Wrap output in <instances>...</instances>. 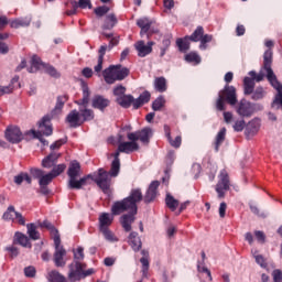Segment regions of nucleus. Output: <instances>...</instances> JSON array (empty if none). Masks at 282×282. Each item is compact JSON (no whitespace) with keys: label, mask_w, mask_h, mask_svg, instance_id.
<instances>
[{"label":"nucleus","mask_w":282,"mask_h":282,"mask_svg":"<svg viewBox=\"0 0 282 282\" xmlns=\"http://www.w3.org/2000/svg\"><path fill=\"white\" fill-rule=\"evenodd\" d=\"M155 45V42L150 41L148 43H144V41H138L134 43V48L138 52V56L140 58H144L145 56H149L153 52V46Z\"/></svg>","instance_id":"ddd939ff"},{"label":"nucleus","mask_w":282,"mask_h":282,"mask_svg":"<svg viewBox=\"0 0 282 282\" xmlns=\"http://www.w3.org/2000/svg\"><path fill=\"white\" fill-rule=\"evenodd\" d=\"M82 91H83V98L82 100L76 101V105H79L82 107H87V105H89V97L91 96V91H89V86H87L85 82L82 83Z\"/></svg>","instance_id":"393cba45"},{"label":"nucleus","mask_w":282,"mask_h":282,"mask_svg":"<svg viewBox=\"0 0 282 282\" xmlns=\"http://www.w3.org/2000/svg\"><path fill=\"white\" fill-rule=\"evenodd\" d=\"M253 91H254V79H251L250 77H245L243 79L245 96H251Z\"/></svg>","instance_id":"f704fd0d"},{"label":"nucleus","mask_w":282,"mask_h":282,"mask_svg":"<svg viewBox=\"0 0 282 282\" xmlns=\"http://www.w3.org/2000/svg\"><path fill=\"white\" fill-rule=\"evenodd\" d=\"M31 23H32V18H28V17L19 18L10 22V28H13L14 30H19V28H29Z\"/></svg>","instance_id":"a878e982"},{"label":"nucleus","mask_w":282,"mask_h":282,"mask_svg":"<svg viewBox=\"0 0 282 282\" xmlns=\"http://www.w3.org/2000/svg\"><path fill=\"white\" fill-rule=\"evenodd\" d=\"M151 100V93L148 90L143 91L137 99L132 97L131 106L133 109H140L143 105H147Z\"/></svg>","instance_id":"dca6fc26"},{"label":"nucleus","mask_w":282,"mask_h":282,"mask_svg":"<svg viewBox=\"0 0 282 282\" xmlns=\"http://www.w3.org/2000/svg\"><path fill=\"white\" fill-rule=\"evenodd\" d=\"M254 235L260 243H265V234L263 231H254Z\"/></svg>","instance_id":"774afa93"},{"label":"nucleus","mask_w":282,"mask_h":282,"mask_svg":"<svg viewBox=\"0 0 282 282\" xmlns=\"http://www.w3.org/2000/svg\"><path fill=\"white\" fill-rule=\"evenodd\" d=\"M83 259H85V252L83 247H79L74 253V261H83Z\"/></svg>","instance_id":"bf43d9fd"},{"label":"nucleus","mask_w":282,"mask_h":282,"mask_svg":"<svg viewBox=\"0 0 282 282\" xmlns=\"http://www.w3.org/2000/svg\"><path fill=\"white\" fill-rule=\"evenodd\" d=\"M225 141H226V128H223L219 130V132L215 138L214 149L216 153H219V147H221Z\"/></svg>","instance_id":"473e14b6"},{"label":"nucleus","mask_w":282,"mask_h":282,"mask_svg":"<svg viewBox=\"0 0 282 282\" xmlns=\"http://www.w3.org/2000/svg\"><path fill=\"white\" fill-rule=\"evenodd\" d=\"M40 228H46V230L50 231L53 241H56V239H61V234L58 232V229H56V227L50 220H43L42 223H40Z\"/></svg>","instance_id":"4be33fe9"},{"label":"nucleus","mask_w":282,"mask_h":282,"mask_svg":"<svg viewBox=\"0 0 282 282\" xmlns=\"http://www.w3.org/2000/svg\"><path fill=\"white\" fill-rule=\"evenodd\" d=\"M67 100H69V96H67V95L58 96L56 98V105H55L54 109L52 110V115L58 116L63 111V108L65 107V102H67Z\"/></svg>","instance_id":"b1692460"},{"label":"nucleus","mask_w":282,"mask_h":282,"mask_svg":"<svg viewBox=\"0 0 282 282\" xmlns=\"http://www.w3.org/2000/svg\"><path fill=\"white\" fill-rule=\"evenodd\" d=\"M44 69L48 74V76H52V78H61V73H58V70L54 66L46 64L44 65Z\"/></svg>","instance_id":"49530a36"},{"label":"nucleus","mask_w":282,"mask_h":282,"mask_svg":"<svg viewBox=\"0 0 282 282\" xmlns=\"http://www.w3.org/2000/svg\"><path fill=\"white\" fill-rule=\"evenodd\" d=\"M176 45L180 52L186 53L187 50H191V44L182 39L176 40Z\"/></svg>","instance_id":"603ef678"},{"label":"nucleus","mask_w":282,"mask_h":282,"mask_svg":"<svg viewBox=\"0 0 282 282\" xmlns=\"http://www.w3.org/2000/svg\"><path fill=\"white\" fill-rule=\"evenodd\" d=\"M249 76H251L250 78L253 80V83H254V80L257 83H261V80H263V78L265 77V75H263V73L257 74V72H254V70H250Z\"/></svg>","instance_id":"5fc2aeb1"},{"label":"nucleus","mask_w":282,"mask_h":282,"mask_svg":"<svg viewBox=\"0 0 282 282\" xmlns=\"http://www.w3.org/2000/svg\"><path fill=\"white\" fill-rule=\"evenodd\" d=\"M78 8H80L82 10H85L86 8H88L89 10H91L93 4H91V0H79L77 2Z\"/></svg>","instance_id":"e2e57ef3"},{"label":"nucleus","mask_w":282,"mask_h":282,"mask_svg":"<svg viewBox=\"0 0 282 282\" xmlns=\"http://www.w3.org/2000/svg\"><path fill=\"white\" fill-rule=\"evenodd\" d=\"M158 188H160V181H153L149 185L145 195L142 196L144 204H151L152 202H155V197H158Z\"/></svg>","instance_id":"4468645a"},{"label":"nucleus","mask_w":282,"mask_h":282,"mask_svg":"<svg viewBox=\"0 0 282 282\" xmlns=\"http://www.w3.org/2000/svg\"><path fill=\"white\" fill-rule=\"evenodd\" d=\"M202 36H204V26H197L196 30L189 36H185V41L188 39L194 43L202 41Z\"/></svg>","instance_id":"c9c22d12"},{"label":"nucleus","mask_w":282,"mask_h":282,"mask_svg":"<svg viewBox=\"0 0 282 282\" xmlns=\"http://www.w3.org/2000/svg\"><path fill=\"white\" fill-rule=\"evenodd\" d=\"M154 88L160 94H164V91H166V89H167V87H166V78H164V77H156L154 79Z\"/></svg>","instance_id":"58836bf2"},{"label":"nucleus","mask_w":282,"mask_h":282,"mask_svg":"<svg viewBox=\"0 0 282 282\" xmlns=\"http://www.w3.org/2000/svg\"><path fill=\"white\" fill-rule=\"evenodd\" d=\"M66 143H67V138L59 139L55 141L53 144H51L50 149L51 151H56V149H59L62 144H66Z\"/></svg>","instance_id":"680f3d73"},{"label":"nucleus","mask_w":282,"mask_h":282,"mask_svg":"<svg viewBox=\"0 0 282 282\" xmlns=\"http://www.w3.org/2000/svg\"><path fill=\"white\" fill-rule=\"evenodd\" d=\"M164 105H166V100L163 96H160L152 102V109L153 111H161Z\"/></svg>","instance_id":"79ce46f5"},{"label":"nucleus","mask_w":282,"mask_h":282,"mask_svg":"<svg viewBox=\"0 0 282 282\" xmlns=\"http://www.w3.org/2000/svg\"><path fill=\"white\" fill-rule=\"evenodd\" d=\"M142 202V189L133 188L130 195L121 200H117L111 206V215L119 218V223L124 232H131L133 224H135V215H138V204Z\"/></svg>","instance_id":"f257e3e1"},{"label":"nucleus","mask_w":282,"mask_h":282,"mask_svg":"<svg viewBox=\"0 0 282 282\" xmlns=\"http://www.w3.org/2000/svg\"><path fill=\"white\" fill-rule=\"evenodd\" d=\"M79 116L82 118V124H85V122H91V120H94V118H96L94 110H91L89 108H80Z\"/></svg>","instance_id":"c85d7f7f"},{"label":"nucleus","mask_w":282,"mask_h":282,"mask_svg":"<svg viewBox=\"0 0 282 282\" xmlns=\"http://www.w3.org/2000/svg\"><path fill=\"white\" fill-rule=\"evenodd\" d=\"M263 98H265V89H263V87L259 86L253 89L251 94V100H263Z\"/></svg>","instance_id":"ea45409f"},{"label":"nucleus","mask_w":282,"mask_h":282,"mask_svg":"<svg viewBox=\"0 0 282 282\" xmlns=\"http://www.w3.org/2000/svg\"><path fill=\"white\" fill-rule=\"evenodd\" d=\"M108 173L111 177H118L120 173V161H112L110 171Z\"/></svg>","instance_id":"37998d69"},{"label":"nucleus","mask_w":282,"mask_h":282,"mask_svg":"<svg viewBox=\"0 0 282 282\" xmlns=\"http://www.w3.org/2000/svg\"><path fill=\"white\" fill-rule=\"evenodd\" d=\"M210 41H213V35L210 34H203L200 37V50H206V43H210Z\"/></svg>","instance_id":"864d4df0"},{"label":"nucleus","mask_w":282,"mask_h":282,"mask_svg":"<svg viewBox=\"0 0 282 282\" xmlns=\"http://www.w3.org/2000/svg\"><path fill=\"white\" fill-rule=\"evenodd\" d=\"M243 129H246V120H237L234 124V131L239 133L243 131Z\"/></svg>","instance_id":"13d9d810"},{"label":"nucleus","mask_w":282,"mask_h":282,"mask_svg":"<svg viewBox=\"0 0 282 282\" xmlns=\"http://www.w3.org/2000/svg\"><path fill=\"white\" fill-rule=\"evenodd\" d=\"M215 191L219 199H224V197H226V193L230 191V175H228V171L221 170L219 172Z\"/></svg>","instance_id":"0eeeda50"},{"label":"nucleus","mask_w":282,"mask_h":282,"mask_svg":"<svg viewBox=\"0 0 282 282\" xmlns=\"http://www.w3.org/2000/svg\"><path fill=\"white\" fill-rule=\"evenodd\" d=\"M137 25L138 28L141 29V36L142 34H147V32H149V30H151V25H153V21L150 20L149 18H141L137 21Z\"/></svg>","instance_id":"cd10ccee"},{"label":"nucleus","mask_w":282,"mask_h":282,"mask_svg":"<svg viewBox=\"0 0 282 282\" xmlns=\"http://www.w3.org/2000/svg\"><path fill=\"white\" fill-rule=\"evenodd\" d=\"M112 94L116 96V98H122L127 95V87L119 85L113 88Z\"/></svg>","instance_id":"3c124183"},{"label":"nucleus","mask_w":282,"mask_h":282,"mask_svg":"<svg viewBox=\"0 0 282 282\" xmlns=\"http://www.w3.org/2000/svg\"><path fill=\"white\" fill-rule=\"evenodd\" d=\"M236 113L240 116V118H252L254 115V104L250 102L247 99H241L236 105Z\"/></svg>","instance_id":"1a4fd4ad"},{"label":"nucleus","mask_w":282,"mask_h":282,"mask_svg":"<svg viewBox=\"0 0 282 282\" xmlns=\"http://www.w3.org/2000/svg\"><path fill=\"white\" fill-rule=\"evenodd\" d=\"M110 105L111 101L108 98H105L102 95H97L93 98V108L99 109V111H105V109Z\"/></svg>","instance_id":"f3484780"},{"label":"nucleus","mask_w":282,"mask_h":282,"mask_svg":"<svg viewBox=\"0 0 282 282\" xmlns=\"http://www.w3.org/2000/svg\"><path fill=\"white\" fill-rule=\"evenodd\" d=\"M65 169H67V165L65 163L55 165L51 173L53 174L54 178L58 177V175H62L63 173H65Z\"/></svg>","instance_id":"a18cd8bd"},{"label":"nucleus","mask_w":282,"mask_h":282,"mask_svg":"<svg viewBox=\"0 0 282 282\" xmlns=\"http://www.w3.org/2000/svg\"><path fill=\"white\" fill-rule=\"evenodd\" d=\"M58 158H61V153L51 152L47 156L42 160L43 169H53L56 166L58 162Z\"/></svg>","instance_id":"a211bd4d"},{"label":"nucleus","mask_w":282,"mask_h":282,"mask_svg":"<svg viewBox=\"0 0 282 282\" xmlns=\"http://www.w3.org/2000/svg\"><path fill=\"white\" fill-rule=\"evenodd\" d=\"M45 172L41 169H31V175L35 177V180H41Z\"/></svg>","instance_id":"69168bd1"},{"label":"nucleus","mask_w":282,"mask_h":282,"mask_svg":"<svg viewBox=\"0 0 282 282\" xmlns=\"http://www.w3.org/2000/svg\"><path fill=\"white\" fill-rule=\"evenodd\" d=\"M111 224H113V217H111V215L108 213H104L99 216V230L109 228Z\"/></svg>","instance_id":"c756f323"},{"label":"nucleus","mask_w":282,"mask_h":282,"mask_svg":"<svg viewBox=\"0 0 282 282\" xmlns=\"http://www.w3.org/2000/svg\"><path fill=\"white\" fill-rule=\"evenodd\" d=\"M100 232L102 234V236L105 237L106 241H118V238L116 237V235H113V231H110L109 228L106 229H99Z\"/></svg>","instance_id":"c03bdc74"},{"label":"nucleus","mask_w":282,"mask_h":282,"mask_svg":"<svg viewBox=\"0 0 282 282\" xmlns=\"http://www.w3.org/2000/svg\"><path fill=\"white\" fill-rule=\"evenodd\" d=\"M41 65L45 67L46 64H43V61H41V57H39V55H33L31 58V67L29 68L30 74L39 72V69H41Z\"/></svg>","instance_id":"72a5a7b5"},{"label":"nucleus","mask_w":282,"mask_h":282,"mask_svg":"<svg viewBox=\"0 0 282 282\" xmlns=\"http://www.w3.org/2000/svg\"><path fill=\"white\" fill-rule=\"evenodd\" d=\"M54 180L53 174L50 172L48 174H43L42 177L39 180L40 186H48V184H52V181Z\"/></svg>","instance_id":"de8ad7c7"},{"label":"nucleus","mask_w":282,"mask_h":282,"mask_svg":"<svg viewBox=\"0 0 282 282\" xmlns=\"http://www.w3.org/2000/svg\"><path fill=\"white\" fill-rule=\"evenodd\" d=\"M167 142H170L171 147H173L174 149H180V147H182V137L177 135L175 140L170 137V139H167Z\"/></svg>","instance_id":"6e6d98bb"},{"label":"nucleus","mask_w":282,"mask_h":282,"mask_svg":"<svg viewBox=\"0 0 282 282\" xmlns=\"http://www.w3.org/2000/svg\"><path fill=\"white\" fill-rule=\"evenodd\" d=\"M14 91V86H0V96H6V94H12Z\"/></svg>","instance_id":"0e129e2a"},{"label":"nucleus","mask_w":282,"mask_h":282,"mask_svg":"<svg viewBox=\"0 0 282 282\" xmlns=\"http://www.w3.org/2000/svg\"><path fill=\"white\" fill-rule=\"evenodd\" d=\"M4 138L11 144H19L23 142V132H21L20 127L9 126L4 131Z\"/></svg>","instance_id":"9d476101"},{"label":"nucleus","mask_w":282,"mask_h":282,"mask_svg":"<svg viewBox=\"0 0 282 282\" xmlns=\"http://www.w3.org/2000/svg\"><path fill=\"white\" fill-rule=\"evenodd\" d=\"M185 61L187 63H196V65H199V63H202V58L199 57V55L193 52L185 55Z\"/></svg>","instance_id":"09e8293b"},{"label":"nucleus","mask_w":282,"mask_h":282,"mask_svg":"<svg viewBox=\"0 0 282 282\" xmlns=\"http://www.w3.org/2000/svg\"><path fill=\"white\" fill-rule=\"evenodd\" d=\"M6 221H15L20 226H25V218L23 215L14 209V206L10 205L2 216Z\"/></svg>","instance_id":"f8f14e48"},{"label":"nucleus","mask_w":282,"mask_h":282,"mask_svg":"<svg viewBox=\"0 0 282 282\" xmlns=\"http://www.w3.org/2000/svg\"><path fill=\"white\" fill-rule=\"evenodd\" d=\"M54 246L55 252L53 254V261L56 268H65V254H67V251L63 246H61V239L58 238L54 241Z\"/></svg>","instance_id":"9b49d317"},{"label":"nucleus","mask_w":282,"mask_h":282,"mask_svg":"<svg viewBox=\"0 0 282 282\" xmlns=\"http://www.w3.org/2000/svg\"><path fill=\"white\" fill-rule=\"evenodd\" d=\"M13 243L14 245L19 243V246H22L23 248H32L30 238H28V236H25V234L19 232V231H17L14 234Z\"/></svg>","instance_id":"5701e85b"},{"label":"nucleus","mask_w":282,"mask_h":282,"mask_svg":"<svg viewBox=\"0 0 282 282\" xmlns=\"http://www.w3.org/2000/svg\"><path fill=\"white\" fill-rule=\"evenodd\" d=\"M116 102L122 109H129L133 102V95H123L122 97L116 98Z\"/></svg>","instance_id":"7c9ffc66"},{"label":"nucleus","mask_w":282,"mask_h":282,"mask_svg":"<svg viewBox=\"0 0 282 282\" xmlns=\"http://www.w3.org/2000/svg\"><path fill=\"white\" fill-rule=\"evenodd\" d=\"M273 282H282V271L280 269H275L272 272Z\"/></svg>","instance_id":"338daca9"},{"label":"nucleus","mask_w":282,"mask_h":282,"mask_svg":"<svg viewBox=\"0 0 282 282\" xmlns=\"http://www.w3.org/2000/svg\"><path fill=\"white\" fill-rule=\"evenodd\" d=\"M67 175L69 177L68 188L70 191H80L83 186H87V181L91 177V174H88L78 180V177L80 176V163L78 161H73L69 164Z\"/></svg>","instance_id":"7ed1b4c3"},{"label":"nucleus","mask_w":282,"mask_h":282,"mask_svg":"<svg viewBox=\"0 0 282 282\" xmlns=\"http://www.w3.org/2000/svg\"><path fill=\"white\" fill-rule=\"evenodd\" d=\"M226 102L231 107L237 105V88L235 86L225 85L224 89L218 93V98L216 100L217 111H226Z\"/></svg>","instance_id":"20e7f679"},{"label":"nucleus","mask_w":282,"mask_h":282,"mask_svg":"<svg viewBox=\"0 0 282 282\" xmlns=\"http://www.w3.org/2000/svg\"><path fill=\"white\" fill-rule=\"evenodd\" d=\"M26 229L30 239H32L33 241H39V239H41V234L39 232V230H36V225L32 223L28 224Z\"/></svg>","instance_id":"e433bc0d"},{"label":"nucleus","mask_w":282,"mask_h":282,"mask_svg":"<svg viewBox=\"0 0 282 282\" xmlns=\"http://www.w3.org/2000/svg\"><path fill=\"white\" fill-rule=\"evenodd\" d=\"M120 67V65H111L102 72L104 80L107 85H113L117 80H124L129 76V68Z\"/></svg>","instance_id":"423d86ee"},{"label":"nucleus","mask_w":282,"mask_h":282,"mask_svg":"<svg viewBox=\"0 0 282 282\" xmlns=\"http://www.w3.org/2000/svg\"><path fill=\"white\" fill-rule=\"evenodd\" d=\"M118 25V18H116V14L110 13L106 15L104 24H102V30H113Z\"/></svg>","instance_id":"bb28decb"},{"label":"nucleus","mask_w":282,"mask_h":282,"mask_svg":"<svg viewBox=\"0 0 282 282\" xmlns=\"http://www.w3.org/2000/svg\"><path fill=\"white\" fill-rule=\"evenodd\" d=\"M253 259H256V263L260 265L263 270H267L268 268V259L263 257V254H259V252H253Z\"/></svg>","instance_id":"a19ab883"},{"label":"nucleus","mask_w":282,"mask_h":282,"mask_svg":"<svg viewBox=\"0 0 282 282\" xmlns=\"http://www.w3.org/2000/svg\"><path fill=\"white\" fill-rule=\"evenodd\" d=\"M263 69L267 70V80L278 91L271 104V108L281 109L282 111V84L276 78L274 70H272V50H267L263 54Z\"/></svg>","instance_id":"f03ea898"},{"label":"nucleus","mask_w":282,"mask_h":282,"mask_svg":"<svg viewBox=\"0 0 282 282\" xmlns=\"http://www.w3.org/2000/svg\"><path fill=\"white\" fill-rule=\"evenodd\" d=\"M24 274L29 279H34L36 276V269L34 267H26L24 268Z\"/></svg>","instance_id":"052dcab7"},{"label":"nucleus","mask_w":282,"mask_h":282,"mask_svg":"<svg viewBox=\"0 0 282 282\" xmlns=\"http://www.w3.org/2000/svg\"><path fill=\"white\" fill-rule=\"evenodd\" d=\"M50 282H67V280L57 271H52L50 273Z\"/></svg>","instance_id":"8fccbe9b"},{"label":"nucleus","mask_w":282,"mask_h":282,"mask_svg":"<svg viewBox=\"0 0 282 282\" xmlns=\"http://www.w3.org/2000/svg\"><path fill=\"white\" fill-rule=\"evenodd\" d=\"M111 175L105 169H99L98 173L95 177H93V182L97 184V186L105 193V195H109V188H111Z\"/></svg>","instance_id":"6e6552de"},{"label":"nucleus","mask_w":282,"mask_h":282,"mask_svg":"<svg viewBox=\"0 0 282 282\" xmlns=\"http://www.w3.org/2000/svg\"><path fill=\"white\" fill-rule=\"evenodd\" d=\"M165 204H166L167 208H170V210H172V213H175V210H177V206H180V200L175 199V197H173V195L166 194Z\"/></svg>","instance_id":"4c0bfd02"},{"label":"nucleus","mask_w":282,"mask_h":282,"mask_svg":"<svg viewBox=\"0 0 282 282\" xmlns=\"http://www.w3.org/2000/svg\"><path fill=\"white\" fill-rule=\"evenodd\" d=\"M85 268H87V264L80 261H73V263L69 264V280L73 282L82 281V279H87V276H91V274L96 273L95 269L85 270Z\"/></svg>","instance_id":"39448f33"},{"label":"nucleus","mask_w":282,"mask_h":282,"mask_svg":"<svg viewBox=\"0 0 282 282\" xmlns=\"http://www.w3.org/2000/svg\"><path fill=\"white\" fill-rule=\"evenodd\" d=\"M138 133L140 142L149 144L151 137L153 135V130L151 128H143L142 130H139Z\"/></svg>","instance_id":"2f4dec72"},{"label":"nucleus","mask_w":282,"mask_h":282,"mask_svg":"<svg viewBox=\"0 0 282 282\" xmlns=\"http://www.w3.org/2000/svg\"><path fill=\"white\" fill-rule=\"evenodd\" d=\"M52 117L46 115L42 118L41 122L39 123L40 129H42V133L44 135H52L54 130L52 129Z\"/></svg>","instance_id":"aec40b11"},{"label":"nucleus","mask_w":282,"mask_h":282,"mask_svg":"<svg viewBox=\"0 0 282 282\" xmlns=\"http://www.w3.org/2000/svg\"><path fill=\"white\" fill-rule=\"evenodd\" d=\"M128 243L134 252L142 250V240L138 237V232L131 231L128 237Z\"/></svg>","instance_id":"6ab92c4d"},{"label":"nucleus","mask_w":282,"mask_h":282,"mask_svg":"<svg viewBox=\"0 0 282 282\" xmlns=\"http://www.w3.org/2000/svg\"><path fill=\"white\" fill-rule=\"evenodd\" d=\"M66 122L69 124L72 129H78L82 127L83 120L80 117V111L74 109L66 116Z\"/></svg>","instance_id":"2eb2a0df"},{"label":"nucleus","mask_w":282,"mask_h":282,"mask_svg":"<svg viewBox=\"0 0 282 282\" xmlns=\"http://www.w3.org/2000/svg\"><path fill=\"white\" fill-rule=\"evenodd\" d=\"M109 7H107V6H101V7H97L96 9H95V14L97 15V17H105V14H107V12H109Z\"/></svg>","instance_id":"4d7b16f0"},{"label":"nucleus","mask_w":282,"mask_h":282,"mask_svg":"<svg viewBox=\"0 0 282 282\" xmlns=\"http://www.w3.org/2000/svg\"><path fill=\"white\" fill-rule=\"evenodd\" d=\"M140 145L138 144V142H131V141H126V142H121L118 145V151H120L121 153H133V151H139Z\"/></svg>","instance_id":"412c9836"}]
</instances>
